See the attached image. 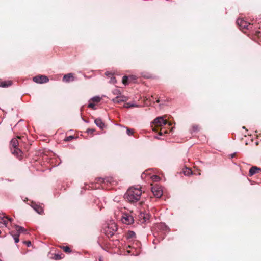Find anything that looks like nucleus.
Wrapping results in <instances>:
<instances>
[{
    "instance_id": "5701e85b",
    "label": "nucleus",
    "mask_w": 261,
    "mask_h": 261,
    "mask_svg": "<svg viewBox=\"0 0 261 261\" xmlns=\"http://www.w3.org/2000/svg\"><path fill=\"white\" fill-rule=\"evenodd\" d=\"M136 234L134 231H129L127 233V238H133L135 237Z\"/></svg>"
},
{
    "instance_id": "c9c22d12",
    "label": "nucleus",
    "mask_w": 261,
    "mask_h": 261,
    "mask_svg": "<svg viewBox=\"0 0 261 261\" xmlns=\"http://www.w3.org/2000/svg\"><path fill=\"white\" fill-rule=\"evenodd\" d=\"M6 216L0 217V224H3V221L5 220Z\"/></svg>"
},
{
    "instance_id": "a19ab883",
    "label": "nucleus",
    "mask_w": 261,
    "mask_h": 261,
    "mask_svg": "<svg viewBox=\"0 0 261 261\" xmlns=\"http://www.w3.org/2000/svg\"><path fill=\"white\" fill-rule=\"evenodd\" d=\"M1 233H2V232H1V231L0 230V234H1Z\"/></svg>"
},
{
    "instance_id": "a878e982",
    "label": "nucleus",
    "mask_w": 261,
    "mask_h": 261,
    "mask_svg": "<svg viewBox=\"0 0 261 261\" xmlns=\"http://www.w3.org/2000/svg\"><path fill=\"white\" fill-rule=\"evenodd\" d=\"M74 138V137L73 136H68L66 138H65L64 139V141H70L72 140Z\"/></svg>"
},
{
    "instance_id": "6e6552de",
    "label": "nucleus",
    "mask_w": 261,
    "mask_h": 261,
    "mask_svg": "<svg viewBox=\"0 0 261 261\" xmlns=\"http://www.w3.org/2000/svg\"><path fill=\"white\" fill-rule=\"evenodd\" d=\"M122 221L123 223L129 225L133 223V217L129 214H124L122 217Z\"/></svg>"
},
{
    "instance_id": "bb28decb",
    "label": "nucleus",
    "mask_w": 261,
    "mask_h": 261,
    "mask_svg": "<svg viewBox=\"0 0 261 261\" xmlns=\"http://www.w3.org/2000/svg\"><path fill=\"white\" fill-rule=\"evenodd\" d=\"M92 101L96 102H98L100 100V98L99 97H94L92 99Z\"/></svg>"
},
{
    "instance_id": "473e14b6",
    "label": "nucleus",
    "mask_w": 261,
    "mask_h": 261,
    "mask_svg": "<svg viewBox=\"0 0 261 261\" xmlns=\"http://www.w3.org/2000/svg\"><path fill=\"white\" fill-rule=\"evenodd\" d=\"M88 107L90 108H92L93 109H95V108H94L95 105L93 103H90L88 104Z\"/></svg>"
},
{
    "instance_id": "423d86ee",
    "label": "nucleus",
    "mask_w": 261,
    "mask_h": 261,
    "mask_svg": "<svg viewBox=\"0 0 261 261\" xmlns=\"http://www.w3.org/2000/svg\"><path fill=\"white\" fill-rule=\"evenodd\" d=\"M117 230V226L115 223L109 224L106 230V234L108 237H112Z\"/></svg>"
},
{
    "instance_id": "7ed1b4c3",
    "label": "nucleus",
    "mask_w": 261,
    "mask_h": 261,
    "mask_svg": "<svg viewBox=\"0 0 261 261\" xmlns=\"http://www.w3.org/2000/svg\"><path fill=\"white\" fill-rule=\"evenodd\" d=\"M19 143L17 138H13L11 140L10 146L12 154L17 157L21 156L22 152L19 148Z\"/></svg>"
},
{
    "instance_id": "e433bc0d",
    "label": "nucleus",
    "mask_w": 261,
    "mask_h": 261,
    "mask_svg": "<svg viewBox=\"0 0 261 261\" xmlns=\"http://www.w3.org/2000/svg\"><path fill=\"white\" fill-rule=\"evenodd\" d=\"M113 93H114V94H120V92H119V91L118 90H117V89H116L115 90H114Z\"/></svg>"
},
{
    "instance_id": "a211bd4d",
    "label": "nucleus",
    "mask_w": 261,
    "mask_h": 261,
    "mask_svg": "<svg viewBox=\"0 0 261 261\" xmlns=\"http://www.w3.org/2000/svg\"><path fill=\"white\" fill-rule=\"evenodd\" d=\"M11 234L12 236L15 243H18L19 241V234L18 233H13V232H11Z\"/></svg>"
},
{
    "instance_id": "ddd939ff",
    "label": "nucleus",
    "mask_w": 261,
    "mask_h": 261,
    "mask_svg": "<svg viewBox=\"0 0 261 261\" xmlns=\"http://www.w3.org/2000/svg\"><path fill=\"white\" fill-rule=\"evenodd\" d=\"M15 229L17 231V233L19 234V235L20 234V233L27 234L28 233L27 229L23 227L18 225H16Z\"/></svg>"
},
{
    "instance_id": "c85d7f7f",
    "label": "nucleus",
    "mask_w": 261,
    "mask_h": 261,
    "mask_svg": "<svg viewBox=\"0 0 261 261\" xmlns=\"http://www.w3.org/2000/svg\"><path fill=\"white\" fill-rule=\"evenodd\" d=\"M95 131V129H94V128H88L86 132L88 133V134H93L94 132Z\"/></svg>"
},
{
    "instance_id": "c756f323",
    "label": "nucleus",
    "mask_w": 261,
    "mask_h": 261,
    "mask_svg": "<svg viewBox=\"0 0 261 261\" xmlns=\"http://www.w3.org/2000/svg\"><path fill=\"white\" fill-rule=\"evenodd\" d=\"M152 178L153 181H157L160 179V178L158 175H153L152 177Z\"/></svg>"
},
{
    "instance_id": "cd10ccee",
    "label": "nucleus",
    "mask_w": 261,
    "mask_h": 261,
    "mask_svg": "<svg viewBox=\"0 0 261 261\" xmlns=\"http://www.w3.org/2000/svg\"><path fill=\"white\" fill-rule=\"evenodd\" d=\"M56 260H59L62 258L61 255L60 254H55V256L54 258Z\"/></svg>"
},
{
    "instance_id": "1a4fd4ad",
    "label": "nucleus",
    "mask_w": 261,
    "mask_h": 261,
    "mask_svg": "<svg viewBox=\"0 0 261 261\" xmlns=\"http://www.w3.org/2000/svg\"><path fill=\"white\" fill-rule=\"evenodd\" d=\"M150 215L146 213H140L139 215V219L141 223H145L150 219Z\"/></svg>"
},
{
    "instance_id": "b1692460",
    "label": "nucleus",
    "mask_w": 261,
    "mask_h": 261,
    "mask_svg": "<svg viewBox=\"0 0 261 261\" xmlns=\"http://www.w3.org/2000/svg\"><path fill=\"white\" fill-rule=\"evenodd\" d=\"M110 83H111V84H114L116 82V78L115 77H114L113 76V75L111 76L110 77Z\"/></svg>"
},
{
    "instance_id": "58836bf2",
    "label": "nucleus",
    "mask_w": 261,
    "mask_h": 261,
    "mask_svg": "<svg viewBox=\"0 0 261 261\" xmlns=\"http://www.w3.org/2000/svg\"><path fill=\"white\" fill-rule=\"evenodd\" d=\"M160 101V99H159V98H158V99H157V100H156V102L158 103V102H159Z\"/></svg>"
},
{
    "instance_id": "79ce46f5",
    "label": "nucleus",
    "mask_w": 261,
    "mask_h": 261,
    "mask_svg": "<svg viewBox=\"0 0 261 261\" xmlns=\"http://www.w3.org/2000/svg\"><path fill=\"white\" fill-rule=\"evenodd\" d=\"M0 261H2V260L0 259Z\"/></svg>"
},
{
    "instance_id": "393cba45",
    "label": "nucleus",
    "mask_w": 261,
    "mask_h": 261,
    "mask_svg": "<svg viewBox=\"0 0 261 261\" xmlns=\"http://www.w3.org/2000/svg\"><path fill=\"white\" fill-rule=\"evenodd\" d=\"M122 83L124 85H126L128 83V77L126 76H124L122 79Z\"/></svg>"
},
{
    "instance_id": "4be33fe9",
    "label": "nucleus",
    "mask_w": 261,
    "mask_h": 261,
    "mask_svg": "<svg viewBox=\"0 0 261 261\" xmlns=\"http://www.w3.org/2000/svg\"><path fill=\"white\" fill-rule=\"evenodd\" d=\"M252 34L258 38H261V32L259 31H255L254 32H252Z\"/></svg>"
},
{
    "instance_id": "f257e3e1",
    "label": "nucleus",
    "mask_w": 261,
    "mask_h": 261,
    "mask_svg": "<svg viewBox=\"0 0 261 261\" xmlns=\"http://www.w3.org/2000/svg\"><path fill=\"white\" fill-rule=\"evenodd\" d=\"M170 126L171 123L168 122L163 117H159L155 118L151 125L152 129L161 136L163 134L168 133V129H167L166 126Z\"/></svg>"
},
{
    "instance_id": "72a5a7b5",
    "label": "nucleus",
    "mask_w": 261,
    "mask_h": 261,
    "mask_svg": "<svg viewBox=\"0 0 261 261\" xmlns=\"http://www.w3.org/2000/svg\"><path fill=\"white\" fill-rule=\"evenodd\" d=\"M105 74L106 76H107L108 77H110L111 76H112L113 74L112 72H106L105 73Z\"/></svg>"
},
{
    "instance_id": "412c9836",
    "label": "nucleus",
    "mask_w": 261,
    "mask_h": 261,
    "mask_svg": "<svg viewBox=\"0 0 261 261\" xmlns=\"http://www.w3.org/2000/svg\"><path fill=\"white\" fill-rule=\"evenodd\" d=\"M61 248L66 253H69L71 252V249L68 246H62L61 247Z\"/></svg>"
},
{
    "instance_id": "39448f33",
    "label": "nucleus",
    "mask_w": 261,
    "mask_h": 261,
    "mask_svg": "<svg viewBox=\"0 0 261 261\" xmlns=\"http://www.w3.org/2000/svg\"><path fill=\"white\" fill-rule=\"evenodd\" d=\"M151 190L156 198H160L163 193L162 187L158 184L151 185Z\"/></svg>"
},
{
    "instance_id": "7c9ffc66",
    "label": "nucleus",
    "mask_w": 261,
    "mask_h": 261,
    "mask_svg": "<svg viewBox=\"0 0 261 261\" xmlns=\"http://www.w3.org/2000/svg\"><path fill=\"white\" fill-rule=\"evenodd\" d=\"M127 134L129 135V136H130V135H132L133 134V131L132 129H130V128H127Z\"/></svg>"
},
{
    "instance_id": "4c0bfd02",
    "label": "nucleus",
    "mask_w": 261,
    "mask_h": 261,
    "mask_svg": "<svg viewBox=\"0 0 261 261\" xmlns=\"http://www.w3.org/2000/svg\"><path fill=\"white\" fill-rule=\"evenodd\" d=\"M230 156H231V158H233L236 156V153H233V154H231Z\"/></svg>"
},
{
    "instance_id": "0eeeda50",
    "label": "nucleus",
    "mask_w": 261,
    "mask_h": 261,
    "mask_svg": "<svg viewBox=\"0 0 261 261\" xmlns=\"http://www.w3.org/2000/svg\"><path fill=\"white\" fill-rule=\"evenodd\" d=\"M33 81L37 83H45L48 82V78L45 75H38L33 77Z\"/></svg>"
},
{
    "instance_id": "f3484780",
    "label": "nucleus",
    "mask_w": 261,
    "mask_h": 261,
    "mask_svg": "<svg viewBox=\"0 0 261 261\" xmlns=\"http://www.w3.org/2000/svg\"><path fill=\"white\" fill-rule=\"evenodd\" d=\"M34 209L39 214H41L43 212V208L38 205H35L34 206Z\"/></svg>"
},
{
    "instance_id": "aec40b11",
    "label": "nucleus",
    "mask_w": 261,
    "mask_h": 261,
    "mask_svg": "<svg viewBox=\"0 0 261 261\" xmlns=\"http://www.w3.org/2000/svg\"><path fill=\"white\" fill-rule=\"evenodd\" d=\"M12 220L13 219L8 218L7 216H6L5 220L4 221H3V224L6 227H7L8 222H12Z\"/></svg>"
},
{
    "instance_id": "9b49d317",
    "label": "nucleus",
    "mask_w": 261,
    "mask_h": 261,
    "mask_svg": "<svg viewBox=\"0 0 261 261\" xmlns=\"http://www.w3.org/2000/svg\"><path fill=\"white\" fill-rule=\"evenodd\" d=\"M128 100L127 98L124 96H117L113 99V101L115 103H119L121 102H124Z\"/></svg>"
},
{
    "instance_id": "4468645a",
    "label": "nucleus",
    "mask_w": 261,
    "mask_h": 261,
    "mask_svg": "<svg viewBox=\"0 0 261 261\" xmlns=\"http://www.w3.org/2000/svg\"><path fill=\"white\" fill-rule=\"evenodd\" d=\"M95 124L99 127L100 129H103L105 127V124L100 118H96L94 120Z\"/></svg>"
},
{
    "instance_id": "dca6fc26",
    "label": "nucleus",
    "mask_w": 261,
    "mask_h": 261,
    "mask_svg": "<svg viewBox=\"0 0 261 261\" xmlns=\"http://www.w3.org/2000/svg\"><path fill=\"white\" fill-rule=\"evenodd\" d=\"M200 127L198 125L194 124L192 125L191 133H197L200 130Z\"/></svg>"
},
{
    "instance_id": "ea45409f",
    "label": "nucleus",
    "mask_w": 261,
    "mask_h": 261,
    "mask_svg": "<svg viewBox=\"0 0 261 261\" xmlns=\"http://www.w3.org/2000/svg\"><path fill=\"white\" fill-rule=\"evenodd\" d=\"M3 180V178L2 177H0V182Z\"/></svg>"
},
{
    "instance_id": "20e7f679",
    "label": "nucleus",
    "mask_w": 261,
    "mask_h": 261,
    "mask_svg": "<svg viewBox=\"0 0 261 261\" xmlns=\"http://www.w3.org/2000/svg\"><path fill=\"white\" fill-rule=\"evenodd\" d=\"M236 23L239 26L240 30L244 33H246V30H251L252 28V24L246 21L242 18H239L237 19Z\"/></svg>"
},
{
    "instance_id": "f8f14e48",
    "label": "nucleus",
    "mask_w": 261,
    "mask_h": 261,
    "mask_svg": "<svg viewBox=\"0 0 261 261\" xmlns=\"http://www.w3.org/2000/svg\"><path fill=\"white\" fill-rule=\"evenodd\" d=\"M261 171V169L256 166L252 167L249 172V174L250 176H252L256 173H259V171Z\"/></svg>"
},
{
    "instance_id": "f704fd0d",
    "label": "nucleus",
    "mask_w": 261,
    "mask_h": 261,
    "mask_svg": "<svg viewBox=\"0 0 261 261\" xmlns=\"http://www.w3.org/2000/svg\"><path fill=\"white\" fill-rule=\"evenodd\" d=\"M23 243L25 244L28 247H30L31 245V242L30 241H24Z\"/></svg>"
},
{
    "instance_id": "f03ea898",
    "label": "nucleus",
    "mask_w": 261,
    "mask_h": 261,
    "mask_svg": "<svg viewBox=\"0 0 261 261\" xmlns=\"http://www.w3.org/2000/svg\"><path fill=\"white\" fill-rule=\"evenodd\" d=\"M142 191L140 188L131 187L128 189L124 194V197L130 203H135L138 201L141 197Z\"/></svg>"
},
{
    "instance_id": "2eb2a0df",
    "label": "nucleus",
    "mask_w": 261,
    "mask_h": 261,
    "mask_svg": "<svg viewBox=\"0 0 261 261\" xmlns=\"http://www.w3.org/2000/svg\"><path fill=\"white\" fill-rule=\"evenodd\" d=\"M12 85V82L9 81H0V87H7Z\"/></svg>"
},
{
    "instance_id": "9d476101",
    "label": "nucleus",
    "mask_w": 261,
    "mask_h": 261,
    "mask_svg": "<svg viewBox=\"0 0 261 261\" xmlns=\"http://www.w3.org/2000/svg\"><path fill=\"white\" fill-rule=\"evenodd\" d=\"M75 77L74 76V75L72 73H68L65 74L63 78V81L66 83H69L70 82H72L74 81Z\"/></svg>"
},
{
    "instance_id": "2f4dec72",
    "label": "nucleus",
    "mask_w": 261,
    "mask_h": 261,
    "mask_svg": "<svg viewBox=\"0 0 261 261\" xmlns=\"http://www.w3.org/2000/svg\"><path fill=\"white\" fill-rule=\"evenodd\" d=\"M136 106H135L134 105H130L129 103H126L125 105V107H126V108H131V107H136Z\"/></svg>"
},
{
    "instance_id": "6ab92c4d",
    "label": "nucleus",
    "mask_w": 261,
    "mask_h": 261,
    "mask_svg": "<svg viewBox=\"0 0 261 261\" xmlns=\"http://www.w3.org/2000/svg\"><path fill=\"white\" fill-rule=\"evenodd\" d=\"M183 173L185 175L189 176V175L192 174V171H191V169H190L189 168H185L183 170Z\"/></svg>"
}]
</instances>
